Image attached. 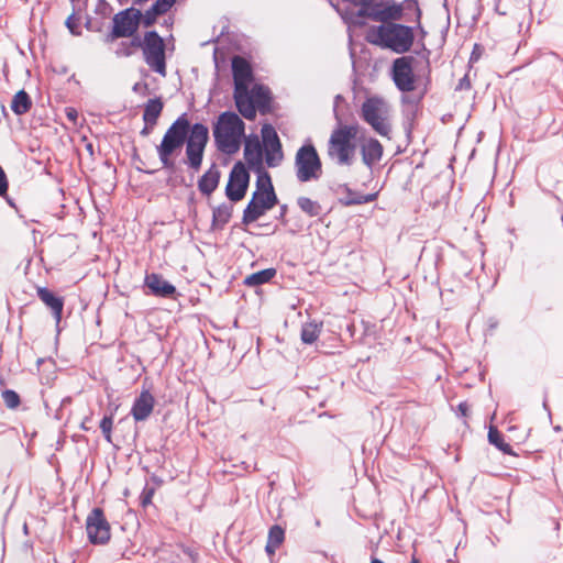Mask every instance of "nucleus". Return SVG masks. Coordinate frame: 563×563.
Segmentation results:
<instances>
[{
    "label": "nucleus",
    "mask_w": 563,
    "mask_h": 563,
    "mask_svg": "<svg viewBox=\"0 0 563 563\" xmlns=\"http://www.w3.org/2000/svg\"><path fill=\"white\" fill-rule=\"evenodd\" d=\"M212 134L217 148L227 155L238 153L245 136V123L232 111L222 112L213 124Z\"/></svg>",
    "instance_id": "nucleus-1"
},
{
    "label": "nucleus",
    "mask_w": 563,
    "mask_h": 563,
    "mask_svg": "<svg viewBox=\"0 0 563 563\" xmlns=\"http://www.w3.org/2000/svg\"><path fill=\"white\" fill-rule=\"evenodd\" d=\"M371 36L372 43L397 54L407 53L415 41L412 27L398 23L380 24L372 30Z\"/></svg>",
    "instance_id": "nucleus-2"
},
{
    "label": "nucleus",
    "mask_w": 563,
    "mask_h": 563,
    "mask_svg": "<svg viewBox=\"0 0 563 563\" xmlns=\"http://www.w3.org/2000/svg\"><path fill=\"white\" fill-rule=\"evenodd\" d=\"M276 203L277 197L269 174L260 173L256 178V189L243 212V223L255 222Z\"/></svg>",
    "instance_id": "nucleus-3"
},
{
    "label": "nucleus",
    "mask_w": 563,
    "mask_h": 563,
    "mask_svg": "<svg viewBox=\"0 0 563 563\" xmlns=\"http://www.w3.org/2000/svg\"><path fill=\"white\" fill-rule=\"evenodd\" d=\"M406 10L411 11L415 14L416 21L420 24L421 11L418 3L412 0H407L401 3L394 0L375 2L374 4L372 3L369 8L358 10L357 15L387 24L404 19Z\"/></svg>",
    "instance_id": "nucleus-4"
},
{
    "label": "nucleus",
    "mask_w": 563,
    "mask_h": 563,
    "mask_svg": "<svg viewBox=\"0 0 563 563\" xmlns=\"http://www.w3.org/2000/svg\"><path fill=\"white\" fill-rule=\"evenodd\" d=\"M357 133V125H343L332 131L328 142V156L339 165L350 166L355 155L353 139Z\"/></svg>",
    "instance_id": "nucleus-5"
},
{
    "label": "nucleus",
    "mask_w": 563,
    "mask_h": 563,
    "mask_svg": "<svg viewBox=\"0 0 563 563\" xmlns=\"http://www.w3.org/2000/svg\"><path fill=\"white\" fill-rule=\"evenodd\" d=\"M391 107L382 97H369L361 107V118L380 136L390 139Z\"/></svg>",
    "instance_id": "nucleus-6"
},
{
    "label": "nucleus",
    "mask_w": 563,
    "mask_h": 563,
    "mask_svg": "<svg viewBox=\"0 0 563 563\" xmlns=\"http://www.w3.org/2000/svg\"><path fill=\"white\" fill-rule=\"evenodd\" d=\"M189 130L190 123L186 114H181L177 118V120L167 129L161 144L156 148L159 161L165 168L174 167L172 155L183 147Z\"/></svg>",
    "instance_id": "nucleus-7"
},
{
    "label": "nucleus",
    "mask_w": 563,
    "mask_h": 563,
    "mask_svg": "<svg viewBox=\"0 0 563 563\" xmlns=\"http://www.w3.org/2000/svg\"><path fill=\"white\" fill-rule=\"evenodd\" d=\"M131 45L143 49L144 59L152 70L166 75L165 46L155 31L146 32L143 41L139 36L133 37Z\"/></svg>",
    "instance_id": "nucleus-8"
},
{
    "label": "nucleus",
    "mask_w": 563,
    "mask_h": 563,
    "mask_svg": "<svg viewBox=\"0 0 563 563\" xmlns=\"http://www.w3.org/2000/svg\"><path fill=\"white\" fill-rule=\"evenodd\" d=\"M232 73L234 79V101L241 114H253V109L247 101L246 87L252 82V69L250 64L240 56L232 59Z\"/></svg>",
    "instance_id": "nucleus-9"
},
{
    "label": "nucleus",
    "mask_w": 563,
    "mask_h": 563,
    "mask_svg": "<svg viewBox=\"0 0 563 563\" xmlns=\"http://www.w3.org/2000/svg\"><path fill=\"white\" fill-rule=\"evenodd\" d=\"M295 173L298 181L318 180L322 175V163L316 147L311 143L300 146L295 155Z\"/></svg>",
    "instance_id": "nucleus-10"
},
{
    "label": "nucleus",
    "mask_w": 563,
    "mask_h": 563,
    "mask_svg": "<svg viewBox=\"0 0 563 563\" xmlns=\"http://www.w3.org/2000/svg\"><path fill=\"white\" fill-rule=\"evenodd\" d=\"M209 140V130L201 123H195L186 139V156L190 168L198 170L201 166L203 152Z\"/></svg>",
    "instance_id": "nucleus-11"
},
{
    "label": "nucleus",
    "mask_w": 563,
    "mask_h": 563,
    "mask_svg": "<svg viewBox=\"0 0 563 563\" xmlns=\"http://www.w3.org/2000/svg\"><path fill=\"white\" fill-rule=\"evenodd\" d=\"M413 62L412 56H402L396 58L393 63L391 77L395 86L402 92H411L416 89Z\"/></svg>",
    "instance_id": "nucleus-12"
},
{
    "label": "nucleus",
    "mask_w": 563,
    "mask_h": 563,
    "mask_svg": "<svg viewBox=\"0 0 563 563\" xmlns=\"http://www.w3.org/2000/svg\"><path fill=\"white\" fill-rule=\"evenodd\" d=\"M88 539L93 544H106L111 537L110 525L102 509L93 508L86 519Z\"/></svg>",
    "instance_id": "nucleus-13"
},
{
    "label": "nucleus",
    "mask_w": 563,
    "mask_h": 563,
    "mask_svg": "<svg viewBox=\"0 0 563 563\" xmlns=\"http://www.w3.org/2000/svg\"><path fill=\"white\" fill-rule=\"evenodd\" d=\"M142 12L134 8L125 9L113 18L112 37H130L139 29Z\"/></svg>",
    "instance_id": "nucleus-14"
},
{
    "label": "nucleus",
    "mask_w": 563,
    "mask_h": 563,
    "mask_svg": "<svg viewBox=\"0 0 563 563\" xmlns=\"http://www.w3.org/2000/svg\"><path fill=\"white\" fill-rule=\"evenodd\" d=\"M250 181V175L243 163L238 162L231 169L225 194L231 201H240L244 198Z\"/></svg>",
    "instance_id": "nucleus-15"
},
{
    "label": "nucleus",
    "mask_w": 563,
    "mask_h": 563,
    "mask_svg": "<svg viewBox=\"0 0 563 563\" xmlns=\"http://www.w3.org/2000/svg\"><path fill=\"white\" fill-rule=\"evenodd\" d=\"M264 142V158L268 167H277L284 159L280 140L271 125H264L262 129Z\"/></svg>",
    "instance_id": "nucleus-16"
},
{
    "label": "nucleus",
    "mask_w": 563,
    "mask_h": 563,
    "mask_svg": "<svg viewBox=\"0 0 563 563\" xmlns=\"http://www.w3.org/2000/svg\"><path fill=\"white\" fill-rule=\"evenodd\" d=\"M360 151L364 165L372 170L373 166L382 159L384 147L378 140L363 136L360 140Z\"/></svg>",
    "instance_id": "nucleus-17"
},
{
    "label": "nucleus",
    "mask_w": 563,
    "mask_h": 563,
    "mask_svg": "<svg viewBox=\"0 0 563 563\" xmlns=\"http://www.w3.org/2000/svg\"><path fill=\"white\" fill-rule=\"evenodd\" d=\"M244 159L249 167L257 175L267 173L263 167V150L257 137L254 140L244 139Z\"/></svg>",
    "instance_id": "nucleus-18"
},
{
    "label": "nucleus",
    "mask_w": 563,
    "mask_h": 563,
    "mask_svg": "<svg viewBox=\"0 0 563 563\" xmlns=\"http://www.w3.org/2000/svg\"><path fill=\"white\" fill-rule=\"evenodd\" d=\"M154 405L155 398L151 391L147 389L142 390L131 408L133 419L136 422L146 420L151 416Z\"/></svg>",
    "instance_id": "nucleus-19"
},
{
    "label": "nucleus",
    "mask_w": 563,
    "mask_h": 563,
    "mask_svg": "<svg viewBox=\"0 0 563 563\" xmlns=\"http://www.w3.org/2000/svg\"><path fill=\"white\" fill-rule=\"evenodd\" d=\"M246 99L253 109V114H242L247 120H253L256 117V108L264 107L269 101V91L266 87L255 85L252 89L246 87Z\"/></svg>",
    "instance_id": "nucleus-20"
},
{
    "label": "nucleus",
    "mask_w": 563,
    "mask_h": 563,
    "mask_svg": "<svg viewBox=\"0 0 563 563\" xmlns=\"http://www.w3.org/2000/svg\"><path fill=\"white\" fill-rule=\"evenodd\" d=\"M145 285L151 289L153 295L158 297H172L176 292L175 286L155 273L146 275Z\"/></svg>",
    "instance_id": "nucleus-21"
},
{
    "label": "nucleus",
    "mask_w": 563,
    "mask_h": 563,
    "mask_svg": "<svg viewBox=\"0 0 563 563\" xmlns=\"http://www.w3.org/2000/svg\"><path fill=\"white\" fill-rule=\"evenodd\" d=\"M37 297L52 310L56 323L60 322L64 309V299L55 296L49 289L38 287L36 290Z\"/></svg>",
    "instance_id": "nucleus-22"
},
{
    "label": "nucleus",
    "mask_w": 563,
    "mask_h": 563,
    "mask_svg": "<svg viewBox=\"0 0 563 563\" xmlns=\"http://www.w3.org/2000/svg\"><path fill=\"white\" fill-rule=\"evenodd\" d=\"M339 191L342 194H345V196L343 198H341V202L345 206L363 205V203L372 202L377 197V194L362 195V194L355 192L347 185H341L339 187Z\"/></svg>",
    "instance_id": "nucleus-23"
},
{
    "label": "nucleus",
    "mask_w": 563,
    "mask_h": 563,
    "mask_svg": "<svg viewBox=\"0 0 563 563\" xmlns=\"http://www.w3.org/2000/svg\"><path fill=\"white\" fill-rule=\"evenodd\" d=\"M220 172L216 165H212L199 179L198 188L205 195H211L218 187Z\"/></svg>",
    "instance_id": "nucleus-24"
},
{
    "label": "nucleus",
    "mask_w": 563,
    "mask_h": 563,
    "mask_svg": "<svg viewBox=\"0 0 563 563\" xmlns=\"http://www.w3.org/2000/svg\"><path fill=\"white\" fill-rule=\"evenodd\" d=\"M162 110H163V102L161 101V99H158V98L150 99L146 102V104L144 107V112H143V120H144L145 124L153 128L156 124L157 119L159 118V115L162 113Z\"/></svg>",
    "instance_id": "nucleus-25"
},
{
    "label": "nucleus",
    "mask_w": 563,
    "mask_h": 563,
    "mask_svg": "<svg viewBox=\"0 0 563 563\" xmlns=\"http://www.w3.org/2000/svg\"><path fill=\"white\" fill-rule=\"evenodd\" d=\"M284 540H285L284 529L278 525L271 527V529L268 531L267 543L265 547V551L267 552V554L274 555L276 550L284 542Z\"/></svg>",
    "instance_id": "nucleus-26"
},
{
    "label": "nucleus",
    "mask_w": 563,
    "mask_h": 563,
    "mask_svg": "<svg viewBox=\"0 0 563 563\" xmlns=\"http://www.w3.org/2000/svg\"><path fill=\"white\" fill-rule=\"evenodd\" d=\"M31 107L32 100L24 90H20L13 96L11 101V110L16 115L25 114L31 109Z\"/></svg>",
    "instance_id": "nucleus-27"
},
{
    "label": "nucleus",
    "mask_w": 563,
    "mask_h": 563,
    "mask_svg": "<svg viewBox=\"0 0 563 563\" xmlns=\"http://www.w3.org/2000/svg\"><path fill=\"white\" fill-rule=\"evenodd\" d=\"M275 275L276 271L274 268L263 269L247 276L244 280V284L252 287L260 286L268 283Z\"/></svg>",
    "instance_id": "nucleus-28"
},
{
    "label": "nucleus",
    "mask_w": 563,
    "mask_h": 563,
    "mask_svg": "<svg viewBox=\"0 0 563 563\" xmlns=\"http://www.w3.org/2000/svg\"><path fill=\"white\" fill-rule=\"evenodd\" d=\"M232 216V206L223 203L213 209L212 221L213 225L222 228L225 225Z\"/></svg>",
    "instance_id": "nucleus-29"
},
{
    "label": "nucleus",
    "mask_w": 563,
    "mask_h": 563,
    "mask_svg": "<svg viewBox=\"0 0 563 563\" xmlns=\"http://www.w3.org/2000/svg\"><path fill=\"white\" fill-rule=\"evenodd\" d=\"M322 323L308 322L302 325L301 340L303 343L312 344L320 335Z\"/></svg>",
    "instance_id": "nucleus-30"
},
{
    "label": "nucleus",
    "mask_w": 563,
    "mask_h": 563,
    "mask_svg": "<svg viewBox=\"0 0 563 563\" xmlns=\"http://www.w3.org/2000/svg\"><path fill=\"white\" fill-rule=\"evenodd\" d=\"M488 440L492 444H494L496 448H498L501 452L509 454V455L515 454L512 452L511 446L504 441L503 435L496 428H494V427L489 428Z\"/></svg>",
    "instance_id": "nucleus-31"
},
{
    "label": "nucleus",
    "mask_w": 563,
    "mask_h": 563,
    "mask_svg": "<svg viewBox=\"0 0 563 563\" xmlns=\"http://www.w3.org/2000/svg\"><path fill=\"white\" fill-rule=\"evenodd\" d=\"M297 205L302 212L307 213L310 217H317L321 211V206L319 205V202L311 200L308 197H299L297 199Z\"/></svg>",
    "instance_id": "nucleus-32"
},
{
    "label": "nucleus",
    "mask_w": 563,
    "mask_h": 563,
    "mask_svg": "<svg viewBox=\"0 0 563 563\" xmlns=\"http://www.w3.org/2000/svg\"><path fill=\"white\" fill-rule=\"evenodd\" d=\"M2 399L9 409H15L20 405V396L11 389L2 391Z\"/></svg>",
    "instance_id": "nucleus-33"
},
{
    "label": "nucleus",
    "mask_w": 563,
    "mask_h": 563,
    "mask_svg": "<svg viewBox=\"0 0 563 563\" xmlns=\"http://www.w3.org/2000/svg\"><path fill=\"white\" fill-rule=\"evenodd\" d=\"M65 24L73 35H80V18L76 15L75 11L66 19Z\"/></svg>",
    "instance_id": "nucleus-34"
},
{
    "label": "nucleus",
    "mask_w": 563,
    "mask_h": 563,
    "mask_svg": "<svg viewBox=\"0 0 563 563\" xmlns=\"http://www.w3.org/2000/svg\"><path fill=\"white\" fill-rule=\"evenodd\" d=\"M113 427V415L104 416L100 422V429L108 442H111V431Z\"/></svg>",
    "instance_id": "nucleus-35"
},
{
    "label": "nucleus",
    "mask_w": 563,
    "mask_h": 563,
    "mask_svg": "<svg viewBox=\"0 0 563 563\" xmlns=\"http://www.w3.org/2000/svg\"><path fill=\"white\" fill-rule=\"evenodd\" d=\"M158 15H162L161 12L153 11V5L142 14L141 22L144 26L148 27L155 23Z\"/></svg>",
    "instance_id": "nucleus-36"
},
{
    "label": "nucleus",
    "mask_w": 563,
    "mask_h": 563,
    "mask_svg": "<svg viewBox=\"0 0 563 563\" xmlns=\"http://www.w3.org/2000/svg\"><path fill=\"white\" fill-rule=\"evenodd\" d=\"M176 2V0H156L153 3V11L166 13Z\"/></svg>",
    "instance_id": "nucleus-37"
},
{
    "label": "nucleus",
    "mask_w": 563,
    "mask_h": 563,
    "mask_svg": "<svg viewBox=\"0 0 563 563\" xmlns=\"http://www.w3.org/2000/svg\"><path fill=\"white\" fill-rule=\"evenodd\" d=\"M8 191V178L3 170V168L0 166V196H4Z\"/></svg>",
    "instance_id": "nucleus-38"
},
{
    "label": "nucleus",
    "mask_w": 563,
    "mask_h": 563,
    "mask_svg": "<svg viewBox=\"0 0 563 563\" xmlns=\"http://www.w3.org/2000/svg\"><path fill=\"white\" fill-rule=\"evenodd\" d=\"M136 48L135 46L131 45V42L129 43H121V48L118 51V54L130 56L133 53V49Z\"/></svg>",
    "instance_id": "nucleus-39"
},
{
    "label": "nucleus",
    "mask_w": 563,
    "mask_h": 563,
    "mask_svg": "<svg viewBox=\"0 0 563 563\" xmlns=\"http://www.w3.org/2000/svg\"><path fill=\"white\" fill-rule=\"evenodd\" d=\"M470 410V406L466 401L459 404L457 411L462 417H467Z\"/></svg>",
    "instance_id": "nucleus-40"
},
{
    "label": "nucleus",
    "mask_w": 563,
    "mask_h": 563,
    "mask_svg": "<svg viewBox=\"0 0 563 563\" xmlns=\"http://www.w3.org/2000/svg\"><path fill=\"white\" fill-rule=\"evenodd\" d=\"M152 497H153V490L150 489L147 492H143V495H142V505L143 506H146L148 504H151L152 501Z\"/></svg>",
    "instance_id": "nucleus-41"
},
{
    "label": "nucleus",
    "mask_w": 563,
    "mask_h": 563,
    "mask_svg": "<svg viewBox=\"0 0 563 563\" xmlns=\"http://www.w3.org/2000/svg\"><path fill=\"white\" fill-rule=\"evenodd\" d=\"M66 115L67 118L71 121V122H76L77 118H78V112L76 111V109L74 108H67L66 109Z\"/></svg>",
    "instance_id": "nucleus-42"
},
{
    "label": "nucleus",
    "mask_w": 563,
    "mask_h": 563,
    "mask_svg": "<svg viewBox=\"0 0 563 563\" xmlns=\"http://www.w3.org/2000/svg\"><path fill=\"white\" fill-rule=\"evenodd\" d=\"M477 49H478V45H475L474 47V51L472 52V55H471V60H477L478 57H479V53H477Z\"/></svg>",
    "instance_id": "nucleus-43"
},
{
    "label": "nucleus",
    "mask_w": 563,
    "mask_h": 563,
    "mask_svg": "<svg viewBox=\"0 0 563 563\" xmlns=\"http://www.w3.org/2000/svg\"><path fill=\"white\" fill-rule=\"evenodd\" d=\"M152 129L153 128H151L150 125L145 124V128L141 131V134L144 135V136L148 135Z\"/></svg>",
    "instance_id": "nucleus-44"
},
{
    "label": "nucleus",
    "mask_w": 563,
    "mask_h": 563,
    "mask_svg": "<svg viewBox=\"0 0 563 563\" xmlns=\"http://www.w3.org/2000/svg\"><path fill=\"white\" fill-rule=\"evenodd\" d=\"M71 3H73V7H74V11L76 10V5L81 1V0H69Z\"/></svg>",
    "instance_id": "nucleus-45"
},
{
    "label": "nucleus",
    "mask_w": 563,
    "mask_h": 563,
    "mask_svg": "<svg viewBox=\"0 0 563 563\" xmlns=\"http://www.w3.org/2000/svg\"><path fill=\"white\" fill-rule=\"evenodd\" d=\"M286 210H287V207H286V206H283V207H282V211H280V216H282V217L285 214Z\"/></svg>",
    "instance_id": "nucleus-46"
},
{
    "label": "nucleus",
    "mask_w": 563,
    "mask_h": 563,
    "mask_svg": "<svg viewBox=\"0 0 563 563\" xmlns=\"http://www.w3.org/2000/svg\"><path fill=\"white\" fill-rule=\"evenodd\" d=\"M371 563H384V562L378 559H372Z\"/></svg>",
    "instance_id": "nucleus-47"
},
{
    "label": "nucleus",
    "mask_w": 563,
    "mask_h": 563,
    "mask_svg": "<svg viewBox=\"0 0 563 563\" xmlns=\"http://www.w3.org/2000/svg\"><path fill=\"white\" fill-rule=\"evenodd\" d=\"M146 1H147V0H134V3H136V4H141V3L146 2Z\"/></svg>",
    "instance_id": "nucleus-48"
},
{
    "label": "nucleus",
    "mask_w": 563,
    "mask_h": 563,
    "mask_svg": "<svg viewBox=\"0 0 563 563\" xmlns=\"http://www.w3.org/2000/svg\"><path fill=\"white\" fill-rule=\"evenodd\" d=\"M412 563H418V562L416 560H413Z\"/></svg>",
    "instance_id": "nucleus-49"
}]
</instances>
